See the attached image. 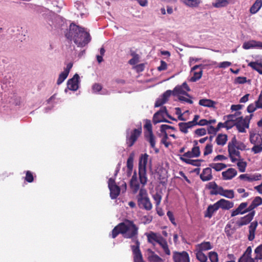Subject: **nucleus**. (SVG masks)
<instances>
[{
	"mask_svg": "<svg viewBox=\"0 0 262 262\" xmlns=\"http://www.w3.org/2000/svg\"><path fill=\"white\" fill-rule=\"evenodd\" d=\"M66 37L74 42L79 47H83L91 40V36L88 32H86L84 28L76 25L72 23L69 26V30L65 33Z\"/></svg>",
	"mask_w": 262,
	"mask_h": 262,
	"instance_id": "1",
	"label": "nucleus"
},
{
	"mask_svg": "<svg viewBox=\"0 0 262 262\" xmlns=\"http://www.w3.org/2000/svg\"><path fill=\"white\" fill-rule=\"evenodd\" d=\"M248 149L246 145L243 142L238 141L234 136L228 144V150L232 162L236 164H246L245 162H241V157L239 150H245Z\"/></svg>",
	"mask_w": 262,
	"mask_h": 262,
	"instance_id": "2",
	"label": "nucleus"
},
{
	"mask_svg": "<svg viewBox=\"0 0 262 262\" xmlns=\"http://www.w3.org/2000/svg\"><path fill=\"white\" fill-rule=\"evenodd\" d=\"M121 233L125 238H132L136 243L138 228L130 221H125L119 224Z\"/></svg>",
	"mask_w": 262,
	"mask_h": 262,
	"instance_id": "3",
	"label": "nucleus"
},
{
	"mask_svg": "<svg viewBox=\"0 0 262 262\" xmlns=\"http://www.w3.org/2000/svg\"><path fill=\"white\" fill-rule=\"evenodd\" d=\"M147 237L149 243L153 245H155V243L158 244L166 255H170V251L168 248L167 242L160 234L150 232L147 235Z\"/></svg>",
	"mask_w": 262,
	"mask_h": 262,
	"instance_id": "4",
	"label": "nucleus"
},
{
	"mask_svg": "<svg viewBox=\"0 0 262 262\" xmlns=\"http://www.w3.org/2000/svg\"><path fill=\"white\" fill-rule=\"evenodd\" d=\"M138 205L140 207L143 208L147 210L152 208V204L147 196V191L145 189L141 188L137 196Z\"/></svg>",
	"mask_w": 262,
	"mask_h": 262,
	"instance_id": "5",
	"label": "nucleus"
},
{
	"mask_svg": "<svg viewBox=\"0 0 262 262\" xmlns=\"http://www.w3.org/2000/svg\"><path fill=\"white\" fill-rule=\"evenodd\" d=\"M142 133V127L140 126L138 128L133 129L129 135L126 136V143L127 146L132 147L140 137Z\"/></svg>",
	"mask_w": 262,
	"mask_h": 262,
	"instance_id": "6",
	"label": "nucleus"
},
{
	"mask_svg": "<svg viewBox=\"0 0 262 262\" xmlns=\"http://www.w3.org/2000/svg\"><path fill=\"white\" fill-rule=\"evenodd\" d=\"M108 187L110 191V196L112 199H115L119 195L120 192V189L118 186L116 184L114 180L110 178L108 181Z\"/></svg>",
	"mask_w": 262,
	"mask_h": 262,
	"instance_id": "7",
	"label": "nucleus"
},
{
	"mask_svg": "<svg viewBox=\"0 0 262 262\" xmlns=\"http://www.w3.org/2000/svg\"><path fill=\"white\" fill-rule=\"evenodd\" d=\"M249 120L248 117H246L245 119L243 117H238V120L235 123V126L240 133L246 132L245 128L249 127Z\"/></svg>",
	"mask_w": 262,
	"mask_h": 262,
	"instance_id": "8",
	"label": "nucleus"
},
{
	"mask_svg": "<svg viewBox=\"0 0 262 262\" xmlns=\"http://www.w3.org/2000/svg\"><path fill=\"white\" fill-rule=\"evenodd\" d=\"M203 67H204V65L201 64L199 65H195L191 68V73L193 74V76L190 78L191 81L195 82L202 77L203 74Z\"/></svg>",
	"mask_w": 262,
	"mask_h": 262,
	"instance_id": "9",
	"label": "nucleus"
},
{
	"mask_svg": "<svg viewBox=\"0 0 262 262\" xmlns=\"http://www.w3.org/2000/svg\"><path fill=\"white\" fill-rule=\"evenodd\" d=\"M139 242L136 240V245H132V249L134 254V262H144L141 252L139 249Z\"/></svg>",
	"mask_w": 262,
	"mask_h": 262,
	"instance_id": "10",
	"label": "nucleus"
},
{
	"mask_svg": "<svg viewBox=\"0 0 262 262\" xmlns=\"http://www.w3.org/2000/svg\"><path fill=\"white\" fill-rule=\"evenodd\" d=\"M167 113H168L167 108L166 106H163L161 108V109L156 112L153 117V121L155 123L161 122H167L169 123H171V122L165 119L164 120H162L159 118V116H161L162 117H164V114L166 115H167Z\"/></svg>",
	"mask_w": 262,
	"mask_h": 262,
	"instance_id": "11",
	"label": "nucleus"
},
{
	"mask_svg": "<svg viewBox=\"0 0 262 262\" xmlns=\"http://www.w3.org/2000/svg\"><path fill=\"white\" fill-rule=\"evenodd\" d=\"M79 76L77 74H75L73 78L69 79L67 81L68 88L71 91H76L78 89Z\"/></svg>",
	"mask_w": 262,
	"mask_h": 262,
	"instance_id": "12",
	"label": "nucleus"
},
{
	"mask_svg": "<svg viewBox=\"0 0 262 262\" xmlns=\"http://www.w3.org/2000/svg\"><path fill=\"white\" fill-rule=\"evenodd\" d=\"M172 91L171 90H167L165 92L160 98H159L155 103V107H160L165 103L168 100L169 97L171 96Z\"/></svg>",
	"mask_w": 262,
	"mask_h": 262,
	"instance_id": "13",
	"label": "nucleus"
},
{
	"mask_svg": "<svg viewBox=\"0 0 262 262\" xmlns=\"http://www.w3.org/2000/svg\"><path fill=\"white\" fill-rule=\"evenodd\" d=\"M173 259L174 262H189L188 254L184 251L173 252Z\"/></svg>",
	"mask_w": 262,
	"mask_h": 262,
	"instance_id": "14",
	"label": "nucleus"
},
{
	"mask_svg": "<svg viewBox=\"0 0 262 262\" xmlns=\"http://www.w3.org/2000/svg\"><path fill=\"white\" fill-rule=\"evenodd\" d=\"M146 165H139V174L140 183L144 186L147 183V178L146 172Z\"/></svg>",
	"mask_w": 262,
	"mask_h": 262,
	"instance_id": "15",
	"label": "nucleus"
},
{
	"mask_svg": "<svg viewBox=\"0 0 262 262\" xmlns=\"http://www.w3.org/2000/svg\"><path fill=\"white\" fill-rule=\"evenodd\" d=\"M243 48L244 49L248 50L251 48L262 49V42L251 40L245 42L243 45Z\"/></svg>",
	"mask_w": 262,
	"mask_h": 262,
	"instance_id": "16",
	"label": "nucleus"
},
{
	"mask_svg": "<svg viewBox=\"0 0 262 262\" xmlns=\"http://www.w3.org/2000/svg\"><path fill=\"white\" fill-rule=\"evenodd\" d=\"M239 178L242 180H244L248 182H252L259 180L261 178V175L258 173L254 174L246 173L241 174Z\"/></svg>",
	"mask_w": 262,
	"mask_h": 262,
	"instance_id": "17",
	"label": "nucleus"
},
{
	"mask_svg": "<svg viewBox=\"0 0 262 262\" xmlns=\"http://www.w3.org/2000/svg\"><path fill=\"white\" fill-rule=\"evenodd\" d=\"M254 213V212L249 213L248 215L241 218V219L236 222L237 225L241 227L242 226L248 224L253 219Z\"/></svg>",
	"mask_w": 262,
	"mask_h": 262,
	"instance_id": "18",
	"label": "nucleus"
},
{
	"mask_svg": "<svg viewBox=\"0 0 262 262\" xmlns=\"http://www.w3.org/2000/svg\"><path fill=\"white\" fill-rule=\"evenodd\" d=\"M219 208L228 210L233 207V203L222 199L216 202Z\"/></svg>",
	"mask_w": 262,
	"mask_h": 262,
	"instance_id": "19",
	"label": "nucleus"
},
{
	"mask_svg": "<svg viewBox=\"0 0 262 262\" xmlns=\"http://www.w3.org/2000/svg\"><path fill=\"white\" fill-rule=\"evenodd\" d=\"M250 141L253 144H262V133L250 134Z\"/></svg>",
	"mask_w": 262,
	"mask_h": 262,
	"instance_id": "20",
	"label": "nucleus"
},
{
	"mask_svg": "<svg viewBox=\"0 0 262 262\" xmlns=\"http://www.w3.org/2000/svg\"><path fill=\"white\" fill-rule=\"evenodd\" d=\"M222 174L224 180H230L237 174V171L234 168H229Z\"/></svg>",
	"mask_w": 262,
	"mask_h": 262,
	"instance_id": "21",
	"label": "nucleus"
},
{
	"mask_svg": "<svg viewBox=\"0 0 262 262\" xmlns=\"http://www.w3.org/2000/svg\"><path fill=\"white\" fill-rule=\"evenodd\" d=\"M130 184L134 193H137L140 188V185L136 174L132 176Z\"/></svg>",
	"mask_w": 262,
	"mask_h": 262,
	"instance_id": "22",
	"label": "nucleus"
},
{
	"mask_svg": "<svg viewBox=\"0 0 262 262\" xmlns=\"http://www.w3.org/2000/svg\"><path fill=\"white\" fill-rule=\"evenodd\" d=\"M183 157H181V158L183 162L186 163L187 164H194L193 163L195 162L202 161V160H192L189 159L190 158L195 157L193 156L192 152H191V150L188 151L185 153L183 155Z\"/></svg>",
	"mask_w": 262,
	"mask_h": 262,
	"instance_id": "23",
	"label": "nucleus"
},
{
	"mask_svg": "<svg viewBox=\"0 0 262 262\" xmlns=\"http://www.w3.org/2000/svg\"><path fill=\"white\" fill-rule=\"evenodd\" d=\"M262 7V0H256L250 7L249 11L251 14L256 13Z\"/></svg>",
	"mask_w": 262,
	"mask_h": 262,
	"instance_id": "24",
	"label": "nucleus"
},
{
	"mask_svg": "<svg viewBox=\"0 0 262 262\" xmlns=\"http://www.w3.org/2000/svg\"><path fill=\"white\" fill-rule=\"evenodd\" d=\"M201 179L203 181H207L212 179L211 169L210 168H206L203 170V172L200 175Z\"/></svg>",
	"mask_w": 262,
	"mask_h": 262,
	"instance_id": "25",
	"label": "nucleus"
},
{
	"mask_svg": "<svg viewBox=\"0 0 262 262\" xmlns=\"http://www.w3.org/2000/svg\"><path fill=\"white\" fill-rule=\"evenodd\" d=\"M216 103L215 101L208 99H201L199 102V105L208 107H215Z\"/></svg>",
	"mask_w": 262,
	"mask_h": 262,
	"instance_id": "26",
	"label": "nucleus"
},
{
	"mask_svg": "<svg viewBox=\"0 0 262 262\" xmlns=\"http://www.w3.org/2000/svg\"><path fill=\"white\" fill-rule=\"evenodd\" d=\"M172 93L173 95H179V96H180L179 95L180 94H183L184 95H185V96L188 97L190 98H191V96L188 93H187V92L185 91L183 89V87L181 86V85L180 86L178 85V86H176L174 88V89H173V91L172 92Z\"/></svg>",
	"mask_w": 262,
	"mask_h": 262,
	"instance_id": "27",
	"label": "nucleus"
},
{
	"mask_svg": "<svg viewBox=\"0 0 262 262\" xmlns=\"http://www.w3.org/2000/svg\"><path fill=\"white\" fill-rule=\"evenodd\" d=\"M228 137L226 134H219L216 138L215 141L219 145H224L227 141Z\"/></svg>",
	"mask_w": 262,
	"mask_h": 262,
	"instance_id": "28",
	"label": "nucleus"
},
{
	"mask_svg": "<svg viewBox=\"0 0 262 262\" xmlns=\"http://www.w3.org/2000/svg\"><path fill=\"white\" fill-rule=\"evenodd\" d=\"M261 204H262V199L259 196H257L253 200L251 204L248 207L247 211H251Z\"/></svg>",
	"mask_w": 262,
	"mask_h": 262,
	"instance_id": "29",
	"label": "nucleus"
},
{
	"mask_svg": "<svg viewBox=\"0 0 262 262\" xmlns=\"http://www.w3.org/2000/svg\"><path fill=\"white\" fill-rule=\"evenodd\" d=\"M252 69L258 72L260 74H262V63L258 62H250L248 64Z\"/></svg>",
	"mask_w": 262,
	"mask_h": 262,
	"instance_id": "30",
	"label": "nucleus"
},
{
	"mask_svg": "<svg viewBox=\"0 0 262 262\" xmlns=\"http://www.w3.org/2000/svg\"><path fill=\"white\" fill-rule=\"evenodd\" d=\"M219 207L216 203L214 204L213 205H210L208 206L207 210V213L205 214V216L210 218L213 213L219 209Z\"/></svg>",
	"mask_w": 262,
	"mask_h": 262,
	"instance_id": "31",
	"label": "nucleus"
},
{
	"mask_svg": "<svg viewBox=\"0 0 262 262\" xmlns=\"http://www.w3.org/2000/svg\"><path fill=\"white\" fill-rule=\"evenodd\" d=\"M186 6L190 7H197L201 3V0H182Z\"/></svg>",
	"mask_w": 262,
	"mask_h": 262,
	"instance_id": "32",
	"label": "nucleus"
},
{
	"mask_svg": "<svg viewBox=\"0 0 262 262\" xmlns=\"http://www.w3.org/2000/svg\"><path fill=\"white\" fill-rule=\"evenodd\" d=\"M230 0H216L212 3V6L215 8H221L227 6Z\"/></svg>",
	"mask_w": 262,
	"mask_h": 262,
	"instance_id": "33",
	"label": "nucleus"
},
{
	"mask_svg": "<svg viewBox=\"0 0 262 262\" xmlns=\"http://www.w3.org/2000/svg\"><path fill=\"white\" fill-rule=\"evenodd\" d=\"M145 138L147 141H148L151 147L155 148L156 145L155 137L153 133L151 134H145Z\"/></svg>",
	"mask_w": 262,
	"mask_h": 262,
	"instance_id": "34",
	"label": "nucleus"
},
{
	"mask_svg": "<svg viewBox=\"0 0 262 262\" xmlns=\"http://www.w3.org/2000/svg\"><path fill=\"white\" fill-rule=\"evenodd\" d=\"M199 247V251H206L212 249V246L210 242H204L198 245Z\"/></svg>",
	"mask_w": 262,
	"mask_h": 262,
	"instance_id": "35",
	"label": "nucleus"
},
{
	"mask_svg": "<svg viewBox=\"0 0 262 262\" xmlns=\"http://www.w3.org/2000/svg\"><path fill=\"white\" fill-rule=\"evenodd\" d=\"M148 259L150 262H163V259L154 252H151L150 255L148 256Z\"/></svg>",
	"mask_w": 262,
	"mask_h": 262,
	"instance_id": "36",
	"label": "nucleus"
},
{
	"mask_svg": "<svg viewBox=\"0 0 262 262\" xmlns=\"http://www.w3.org/2000/svg\"><path fill=\"white\" fill-rule=\"evenodd\" d=\"M255 253L256 254V259L258 261V260L262 259V244L257 247L255 249Z\"/></svg>",
	"mask_w": 262,
	"mask_h": 262,
	"instance_id": "37",
	"label": "nucleus"
},
{
	"mask_svg": "<svg viewBox=\"0 0 262 262\" xmlns=\"http://www.w3.org/2000/svg\"><path fill=\"white\" fill-rule=\"evenodd\" d=\"M68 75L69 74L67 73V72H65L64 71L60 73L57 79V84L58 85H60V84H61L63 82V81L67 78Z\"/></svg>",
	"mask_w": 262,
	"mask_h": 262,
	"instance_id": "38",
	"label": "nucleus"
},
{
	"mask_svg": "<svg viewBox=\"0 0 262 262\" xmlns=\"http://www.w3.org/2000/svg\"><path fill=\"white\" fill-rule=\"evenodd\" d=\"M225 232L228 236H230L234 233V229L230 224H228L225 228Z\"/></svg>",
	"mask_w": 262,
	"mask_h": 262,
	"instance_id": "39",
	"label": "nucleus"
},
{
	"mask_svg": "<svg viewBox=\"0 0 262 262\" xmlns=\"http://www.w3.org/2000/svg\"><path fill=\"white\" fill-rule=\"evenodd\" d=\"M223 196L228 199H233L234 197V193L233 190L225 189Z\"/></svg>",
	"mask_w": 262,
	"mask_h": 262,
	"instance_id": "40",
	"label": "nucleus"
},
{
	"mask_svg": "<svg viewBox=\"0 0 262 262\" xmlns=\"http://www.w3.org/2000/svg\"><path fill=\"white\" fill-rule=\"evenodd\" d=\"M149 156L147 154H142L140 157L139 164H147Z\"/></svg>",
	"mask_w": 262,
	"mask_h": 262,
	"instance_id": "41",
	"label": "nucleus"
},
{
	"mask_svg": "<svg viewBox=\"0 0 262 262\" xmlns=\"http://www.w3.org/2000/svg\"><path fill=\"white\" fill-rule=\"evenodd\" d=\"M145 129L147 130L148 133L147 134H151L152 133V124L151 123V121L149 120H146L145 124L144 126Z\"/></svg>",
	"mask_w": 262,
	"mask_h": 262,
	"instance_id": "42",
	"label": "nucleus"
},
{
	"mask_svg": "<svg viewBox=\"0 0 262 262\" xmlns=\"http://www.w3.org/2000/svg\"><path fill=\"white\" fill-rule=\"evenodd\" d=\"M209 257L211 262H218V255L215 252H210L209 253Z\"/></svg>",
	"mask_w": 262,
	"mask_h": 262,
	"instance_id": "43",
	"label": "nucleus"
},
{
	"mask_svg": "<svg viewBox=\"0 0 262 262\" xmlns=\"http://www.w3.org/2000/svg\"><path fill=\"white\" fill-rule=\"evenodd\" d=\"M181 132L186 134L188 133V127L185 122H180L178 124Z\"/></svg>",
	"mask_w": 262,
	"mask_h": 262,
	"instance_id": "44",
	"label": "nucleus"
},
{
	"mask_svg": "<svg viewBox=\"0 0 262 262\" xmlns=\"http://www.w3.org/2000/svg\"><path fill=\"white\" fill-rule=\"evenodd\" d=\"M168 129H171L172 130H175V128L174 127L169 126L168 125L162 124L160 126V131L162 133L165 134V133H166V130Z\"/></svg>",
	"mask_w": 262,
	"mask_h": 262,
	"instance_id": "45",
	"label": "nucleus"
},
{
	"mask_svg": "<svg viewBox=\"0 0 262 262\" xmlns=\"http://www.w3.org/2000/svg\"><path fill=\"white\" fill-rule=\"evenodd\" d=\"M262 144H254L252 148V151L255 154H257L262 151Z\"/></svg>",
	"mask_w": 262,
	"mask_h": 262,
	"instance_id": "46",
	"label": "nucleus"
},
{
	"mask_svg": "<svg viewBox=\"0 0 262 262\" xmlns=\"http://www.w3.org/2000/svg\"><path fill=\"white\" fill-rule=\"evenodd\" d=\"M212 151V145L211 144H207L204 151V155L206 156L211 154Z\"/></svg>",
	"mask_w": 262,
	"mask_h": 262,
	"instance_id": "47",
	"label": "nucleus"
},
{
	"mask_svg": "<svg viewBox=\"0 0 262 262\" xmlns=\"http://www.w3.org/2000/svg\"><path fill=\"white\" fill-rule=\"evenodd\" d=\"M120 233H121V231L119 224L118 226L115 227L112 230V237L115 238Z\"/></svg>",
	"mask_w": 262,
	"mask_h": 262,
	"instance_id": "48",
	"label": "nucleus"
},
{
	"mask_svg": "<svg viewBox=\"0 0 262 262\" xmlns=\"http://www.w3.org/2000/svg\"><path fill=\"white\" fill-rule=\"evenodd\" d=\"M191 152L195 157H199L200 155V150L199 146H194L191 149Z\"/></svg>",
	"mask_w": 262,
	"mask_h": 262,
	"instance_id": "49",
	"label": "nucleus"
},
{
	"mask_svg": "<svg viewBox=\"0 0 262 262\" xmlns=\"http://www.w3.org/2000/svg\"><path fill=\"white\" fill-rule=\"evenodd\" d=\"M195 134L199 136H202L206 134V130L204 128H198L195 130Z\"/></svg>",
	"mask_w": 262,
	"mask_h": 262,
	"instance_id": "50",
	"label": "nucleus"
},
{
	"mask_svg": "<svg viewBox=\"0 0 262 262\" xmlns=\"http://www.w3.org/2000/svg\"><path fill=\"white\" fill-rule=\"evenodd\" d=\"M153 198L155 201L156 205L158 206L160 204L162 199L161 195L158 193H156L154 195Z\"/></svg>",
	"mask_w": 262,
	"mask_h": 262,
	"instance_id": "51",
	"label": "nucleus"
},
{
	"mask_svg": "<svg viewBox=\"0 0 262 262\" xmlns=\"http://www.w3.org/2000/svg\"><path fill=\"white\" fill-rule=\"evenodd\" d=\"M235 122H233L231 121L230 120L227 119L225 122V127L227 129H229L232 128L233 126H235Z\"/></svg>",
	"mask_w": 262,
	"mask_h": 262,
	"instance_id": "52",
	"label": "nucleus"
},
{
	"mask_svg": "<svg viewBox=\"0 0 262 262\" xmlns=\"http://www.w3.org/2000/svg\"><path fill=\"white\" fill-rule=\"evenodd\" d=\"M102 89V85L99 83H95L93 85V91L95 93L99 92Z\"/></svg>",
	"mask_w": 262,
	"mask_h": 262,
	"instance_id": "53",
	"label": "nucleus"
},
{
	"mask_svg": "<svg viewBox=\"0 0 262 262\" xmlns=\"http://www.w3.org/2000/svg\"><path fill=\"white\" fill-rule=\"evenodd\" d=\"M25 179L28 182H32L33 181V174L30 171H27Z\"/></svg>",
	"mask_w": 262,
	"mask_h": 262,
	"instance_id": "54",
	"label": "nucleus"
},
{
	"mask_svg": "<svg viewBox=\"0 0 262 262\" xmlns=\"http://www.w3.org/2000/svg\"><path fill=\"white\" fill-rule=\"evenodd\" d=\"M178 99L181 101H184L189 104H192L193 101L182 96H178Z\"/></svg>",
	"mask_w": 262,
	"mask_h": 262,
	"instance_id": "55",
	"label": "nucleus"
},
{
	"mask_svg": "<svg viewBox=\"0 0 262 262\" xmlns=\"http://www.w3.org/2000/svg\"><path fill=\"white\" fill-rule=\"evenodd\" d=\"M207 130H208V133L209 134H213V135H215L216 133L218 132L216 128L213 127L212 125L208 126Z\"/></svg>",
	"mask_w": 262,
	"mask_h": 262,
	"instance_id": "56",
	"label": "nucleus"
},
{
	"mask_svg": "<svg viewBox=\"0 0 262 262\" xmlns=\"http://www.w3.org/2000/svg\"><path fill=\"white\" fill-rule=\"evenodd\" d=\"M160 62H161V64L158 68V71H162L166 70V69H167L166 62L163 60H161Z\"/></svg>",
	"mask_w": 262,
	"mask_h": 262,
	"instance_id": "57",
	"label": "nucleus"
},
{
	"mask_svg": "<svg viewBox=\"0 0 262 262\" xmlns=\"http://www.w3.org/2000/svg\"><path fill=\"white\" fill-rule=\"evenodd\" d=\"M256 110V106L253 103L249 104L247 108V112L249 113L254 112Z\"/></svg>",
	"mask_w": 262,
	"mask_h": 262,
	"instance_id": "58",
	"label": "nucleus"
},
{
	"mask_svg": "<svg viewBox=\"0 0 262 262\" xmlns=\"http://www.w3.org/2000/svg\"><path fill=\"white\" fill-rule=\"evenodd\" d=\"M235 81L237 83L243 84L247 82V78L245 77H238L236 78Z\"/></svg>",
	"mask_w": 262,
	"mask_h": 262,
	"instance_id": "59",
	"label": "nucleus"
},
{
	"mask_svg": "<svg viewBox=\"0 0 262 262\" xmlns=\"http://www.w3.org/2000/svg\"><path fill=\"white\" fill-rule=\"evenodd\" d=\"M139 61V56L133 57L128 61V63L130 65H135Z\"/></svg>",
	"mask_w": 262,
	"mask_h": 262,
	"instance_id": "60",
	"label": "nucleus"
},
{
	"mask_svg": "<svg viewBox=\"0 0 262 262\" xmlns=\"http://www.w3.org/2000/svg\"><path fill=\"white\" fill-rule=\"evenodd\" d=\"M224 118H227V119L232 121L233 122H235L238 120V117L236 118L235 115L233 114H230L227 116H224Z\"/></svg>",
	"mask_w": 262,
	"mask_h": 262,
	"instance_id": "61",
	"label": "nucleus"
},
{
	"mask_svg": "<svg viewBox=\"0 0 262 262\" xmlns=\"http://www.w3.org/2000/svg\"><path fill=\"white\" fill-rule=\"evenodd\" d=\"M243 107V105L241 104H233L231 106V110L233 111H237L241 110Z\"/></svg>",
	"mask_w": 262,
	"mask_h": 262,
	"instance_id": "62",
	"label": "nucleus"
},
{
	"mask_svg": "<svg viewBox=\"0 0 262 262\" xmlns=\"http://www.w3.org/2000/svg\"><path fill=\"white\" fill-rule=\"evenodd\" d=\"M231 65V63L229 61H223L220 63L219 67L221 68H226Z\"/></svg>",
	"mask_w": 262,
	"mask_h": 262,
	"instance_id": "63",
	"label": "nucleus"
},
{
	"mask_svg": "<svg viewBox=\"0 0 262 262\" xmlns=\"http://www.w3.org/2000/svg\"><path fill=\"white\" fill-rule=\"evenodd\" d=\"M255 105L256 106V109L262 108V100L259 99V97H258V99L255 101Z\"/></svg>",
	"mask_w": 262,
	"mask_h": 262,
	"instance_id": "64",
	"label": "nucleus"
}]
</instances>
